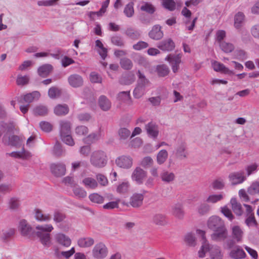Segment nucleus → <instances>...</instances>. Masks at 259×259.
<instances>
[{
  "mask_svg": "<svg viewBox=\"0 0 259 259\" xmlns=\"http://www.w3.org/2000/svg\"><path fill=\"white\" fill-rule=\"evenodd\" d=\"M208 228L214 232L211 235L212 240L215 241L225 240L228 237V230L224 221L219 217L212 215L207 222Z\"/></svg>",
  "mask_w": 259,
  "mask_h": 259,
  "instance_id": "obj_1",
  "label": "nucleus"
},
{
  "mask_svg": "<svg viewBox=\"0 0 259 259\" xmlns=\"http://www.w3.org/2000/svg\"><path fill=\"white\" fill-rule=\"evenodd\" d=\"M137 75L138 77L137 82L133 94L135 98L139 99L144 95L146 88L150 86L151 82L140 70L137 72Z\"/></svg>",
  "mask_w": 259,
  "mask_h": 259,
  "instance_id": "obj_2",
  "label": "nucleus"
},
{
  "mask_svg": "<svg viewBox=\"0 0 259 259\" xmlns=\"http://www.w3.org/2000/svg\"><path fill=\"white\" fill-rule=\"evenodd\" d=\"M53 229V227L51 224L38 225L36 227V229L37 230L36 235L41 244L45 247H49L51 245L50 233Z\"/></svg>",
  "mask_w": 259,
  "mask_h": 259,
  "instance_id": "obj_3",
  "label": "nucleus"
},
{
  "mask_svg": "<svg viewBox=\"0 0 259 259\" xmlns=\"http://www.w3.org/2000/svg\"><path fill=\"white\" fill-rule=\"evenodd\" d=\"M90 162L96 167H104L107 163V156L106 153L100 150L93 152L90 157Z\"/></svg>",
  "mask_w": 259,
  "mask_h": 259,
  "instance_id": "obj_4",
  "label": "nucleus"
},
{
  "mask_svg": "<svg viewBox=\"0 0 259 259\" xmlns=\"http://www.w3.org/2000/svg\"><path fill=\"white\" fill-rule=\"evenodd\" d=\"M147 177V172L140 167H137L132 175V179L137 184L141 185Z\"/></svg>",
  "mask_w": 259,
  "mask_h": 259,
  "instance_id": "obj_5",
  "label": "nucleus"
},
{
  "mask_svg": "<svg viewBox=\"0 0 259 259\" xmlns=\"http://www.w3.org/2000/svg\"><path fill=\"white\" fill-rule=\"evenodd\" d=\"M108 250L104 244L99 243L97 244L93 249V255L97 259H102L107 255Z\"/></svg>",
  "mask_w": 259,
  "mask_h": 259,
  "instance_id": "obj_6",
  "label": "nucleus"
},
{
  "mask_svg": "<svg viewBox=\"0 0 259 259\" xmlns=\"http://www.w3.org/2000/svg\"><path fill=\"white\" fill-rule=\"evenodd\" d=\"M19 230L22 236L27 238H31L34 234V231L31 226L28 224L25 220H21L19 222Z\"/></svg>",
  "mask_w": 259,
  "mask_h": 259,
  "instance_id": "obj_7",
  "label": "nucleus"
},
{
  "mask_svg": "<svg viewBox=\"0 0 259 259\" xmlns=\"http://www.w3.org/2000/svg\"><path fill=\"white\" fill-rule=\"evenodd\" d=\"M2 141L5 144L19 147L22 144L23 139L22 137L16 135H12L9 137V140L7 141V136H6V135H4Z\"/></svg>",
  "mask_w": 259,
  "mask_h": 259,
  "instance_id": "obj_8",
  "label": "nucleus"
},
{
  "mask_svg": "<svg viewBox=\"0 0 259 259\" xmlns=\"http://www.w3.org/2000/svg\"><path fill=\"white\" fill-rule=\"evenodd\" d=\"M165 60L168 61L171 66L173 72L176 73L177 72L179 64L181 62V55L180 54L177 55L170 54L167 56Z\"/></svg>",
  "mask_w": 259,
  "mask_h": 259,
  "instance_id": "obj_9",
  "label": "nucleus"
},
{
  "mask_svg": "<svg viewBox=\"0 0 259 259\" xmlns=\"http://www.w3.org/2000/svg\"><path fill=\"white\" fill-rule=\"evenodd\" d=\"M229 179L232 184L234 185L242 183L245 180L246 177L244 176V171L241 170L231 173L229 176Z\"/></svg>",
  "mask_w": 259,
  "mask_h": 259,
  "instance_id": "obj_10",
  "label": "nucleus"
},
{
  "mask_svg": "<svg viewBox=\"0 0 259 259\" xmlns=\"http://www.w3.org/2000/svg\"><path fill=\"white\" fill-rule=\"evenodd\" d=\"M68 81L70 86L75 88H79L83 84V78L77 74L70 75L68 78Z\"/></svg>",
  "mask_w": 259,
  "mask_h": 259,
  "instance_id": "obj_11",
  "label": "nucleus"
},
{
  "mask_svg": "<svg viewBox=\"0 0 259 259\" xmlns=\"http://www.w3.org/2000/svg\"><path fill=\"white\" fill-rule=\"evenodd\" d=\"M186 149L187 146L185 143L181 142L179 144L176 148V157L180 160H183L187 158L188 152Z\"/></svg>",
  "mask_w": 259,
  "mask_h": 259,
  "instance_id": "obj_12",
  "label": "nucleus"
},
{
  "mask_svg": "<svg viewBox=\"0 0 259 259\" xmlns=\"http://www.w3.org/2000/svg\"><path fill=\"white\" fill-rule=\"evenodd\" d=\"M197 232L201 235L202 239V245L201 249L198 251V254L200 257H203L205 253L209 250V245L206 239L205 232L200 230H197Z\"/></svg>",
  "mask_w": 259,
  "mask_h": 259,
  "instance_id": "obj_13",
  "label": "nucleus"
},
{
  "mask_svg": "<svg viewBox=\"0 0 259 259\" xmlns=\"http://www.w3.org/2000/svg\"><path fill=\"white\" fill-rule=\"evenodd\" d=\"M50 168L52 173L56 177L64 176L66 172L65 165L62 163L52 164Z\"/></svg>",
  "mask_w": 259,
  "mask_h": 259,
  "instance_id": "obj_14",
  "label": "nucleus"
},
{
  "mask_svg": "<svg viewBox=\"0 0 259 259\" xmlns=\"http://www.w3.org/2000/svg\"><path fill=\"white\" fill-rule=\"evenodd\" d=\"M0 131L3 133H6L5 135L8 134L14 133L15 130V125L13 121L5 122L2 121L0 122Z\"/></svg>",
  "mask_w": 259,
  "mask_h": 259,
  "instance_id": "obj_15",
  "label": "nucleus"
},
{
  "mask_svg": "<svg viewBox=\"0 0 259 259\" xmlns=\"http://www.w3.org/2000/svg\"><path fill=\"white\" fill-rule=\"evenodd\" d=\"M55 239L58 244L65 247H69L71 243L70 238L63 233L56 234Z\"/></svg>",
  "mask_w": 259,
  "mask_h": 259,
  "instance_id": "obj_16",
  "label": "nucleus"
},
{
  "mask_svg": "<svg viewBox=\"0 0 259 259\" xmlns=\"http://www.w3.org/2000/svg\"><path fill=\"white\" fill-rule=\"evenodd\" d=\"M172 214L178 219L182 220L185 215V211L184 206L182 203H177L175 204L172 207Z\"/></svg>",
  "mask_w": 259,
  "mask_h": 259,
  "instance_id": "obj_17",
  "label": "nucleus"
},
{
  "mask_svg": "<svg viewBox=\"0 0 259 259\" xmlns=\"http://www.w3.org/2000/svg\"><path fill=\"white\" fill-rule=\"evenodd\" d=\"M115 162L116 164L123 168H129L132 165V159L130 157L122 156L118 158Z\"/></svg>",
  "mask_w": 259,
  "mask_h": 259,
  "instance_id": "obj_18",
  "label": "nucleus"
},
{
  "mask_svg": "<svg viewBox=\"0 0 259 259\" xmlns=\"http://www.w3.org/2000/svg\"><path fill=\"white\" fill-rule=\"evenodd\" d=\"M229 255L233 259H242L245 258L246 253L239 246H236L231 250Z\"/></svg>",
  "mask_w": 259,
  "mask_h": 259,
  "instance_id": "obj_19",
  "label": "nucleus"
},
{
  "mask_svg": "<svg viewBox=\"0 0 259 259\" xmlns=\"http://www.w3.org/2000/svg\"><path fill=\"white\" fill-rule=\"evenodd\" d=\"M71 123L67 120H60L59 122L60 136L71 134Z\"/></svg>",
  "mask_w": 259,
  "mask_h": 259,
  "instance_id": "obj_20",
  "label": "nucleus"
},
{
  "mask_svg": "<svg viewBox=\"0 0 259 259\" xmlns=\"http://www.w3.org/2000/svg\"><path fill=\"white\" fill-rule=\"evenodd\" d=\"M212 66L215 71L223 72L225 74L231 75L234 74V72L226 67L223 64L217 61H213Z\"/></svg>",
  "mask_w": 259,
  "mask_h": 259,
  "instance_id": "obj_21",
  "label": "nucleus"
},
{
  "mask_svg": "<svg viewBox=\"0 0 259 259\" xmlns=\"http://www.w3.org/2000/svg\"><path fill=\"white\" fill-rule=\"evenodd\" d=\"M69 111V108L66 104H58L54 109V113L58 116H65L68 113Z\"/></svg>",
  "mask_w": 259,
  "mask_h": 259,
  "instance_id": "obj_22",
  "label": "nucleus"
},
{
  "mask_svg": "<svg viewBox=\"0 0 259 259\" xmlns=\"http://www.w3.org/2000/svg\"><path fill=\"white\" fill-rule=\"evenodd\" d=\"M143 199V194L135 193L131 197L130 203L134 207H139L142 205Z\"/></svg>",
  "mask_w": 259,
  "mask_h": 259,
  "instance_id": "obj_23",
  "label": "nucleus"
},
{
  "mask_svg": "<svg viewBox=\"0 0 259 259\" xmlns=\"http://www.w3.org/2000/svg\"><path fill=\"white\" fill-rule=\"evenodd\" d=\"M124 33L126 36L133 40L139 39L141 36V31L133 27L127 28Z\"/></svg>",
  "mask_w": 259,
  "mask_h": 259,
  "instance_id": "obj_24",
  "label": "nucleus"
},
{
  "mask_svg": "<svg viewBox=\"0 0 259 259\" xmlns=\"http://www.w3.org/2000/svg\"><path fill=\"white\" fill-rule=\"evenodd\" d=\"M21 206L20 199L17 197L10 198L8 201L9 209L12 211H18Z\"/></svg>",
  "mask_w": 259,
  "mask_h": 259,
  "instance_id": "obj_25",
  "label": "nucleus"
},
{
  "mask_svg": "<svg viewBox=\"0 0 259 259\" xmlns=\"http://www.w3.org/2000/svg\"><path fill=\"white\" fill-rule=\"evenodd\" d=\"M53 68V66L51 64H44L38 68L37 73L40 76L46 77L52 72Z\"/></svg>",
  "mask_w": 259,
  "mask_h": 259,
  "instance_id": "obj_26",
  "label": "nucleus"
},
{
  "mask_svg": "<svg viewBox=\"0 0 259 259\" xmlns=\"http://www.w3.org/2000/svg\"><path fill=\"white\" fill-rule=\"evenodd\" d=\"M99 105L100 107L103 111H108L111 106L110 100L104 95L101 96L99 99Z\"/></svg>",
  "mask_w": 259,
  "mask_h": 259,
  "instance_id": "obj_27",
  "label": "nucleus"
},
{
  "mask_svg": "<svg viewBox=\"0 0 259 259\" xmlns=\"http://www.w3.org/2000/svg\"><path fill=\"white\" fill-rule=\"evenodd\" d=\"M161 28V26L159 25H154L149 33L150 37L153 39H160L162 37Z\"/></svg>",
  "mask_w": 259,
  "mask_h": 259,
  "instance_id": "obj_28",
  "label": "nucleus"
},
{
  "mask_svg": "<svg viewBox=\"0 0 259 259\" xmlns=\"http://www.w3.org/2000/svg\"><path fill=\"white\" fill-rule=\"evenodd\" d=\"M74 253L75 249L74 247H72L70 250L66 251H60L59 248H56L55 249L54 254L55 256L58 258H60L62 256L66 258H68L72 256Z\"/></svg>",
  "mask_w": 259,
  "mask_h": 259,
  "instance_id": "obj_29",
  "label": "nucleus"
},
{
  "mask_svg": "<svg viewBox=\"0 0 259 259\" xmlns=\"http://www.w3.org/2000/svg\"><path fill=\"white\" fill-rule=\"evenodd\" d=\"M232 238L236 240L237 242H241L243 236V231L238 226H234L232 228Z\"/></svg>",
  "mask_w": 259,
  "mask_h": 259,
  "instance_id": "obj_30",
  "label": "nucleus"
},
{
  "mask_svg": "<svg viewBox=\"0 0 259 259\" xmlns=\"http://www.w3.org/2000/svg\"><path fill=\"white\" fill-rule=\"evenodd\" d=\"M146 130L148 134L153 138L157 136L158 134L157 126L153 122H151L146 125Z\"/></svg>",
  "mask_w": 259,
  "mask_h": 259,
  "instance_id": "obj_31",
  "label": "nucleus"
},
{
  "mask_svg": "<svg viewBox=\"0 0 259 259\" xmlns=\"http://www.w3.org/2000/svg\"><path fill=\"white\" fill-rule=\"evenodd\" d=\"M33 112L35 116H43L48 114L49 109L45 105H39L34 108Z\"/></svg>",
  "mask_w": 259,
  "mask_h": 259,
  "instance_id": "obj_32",
  "label": "nucleus"
},
{
  "mask_svg": "<svg viewBox=\"0 0 259 259\" xmlns=\"http://www.w3.org/2000/svg\"><path fill=\"white\" fill-rule=\"evenodd\" d=\"M8 154L12 157L21 158L23 159H27L31 157L30 153L28 151H25L24 148L22 149L21 151L12 152Z\"/></svg>",
  "mask_w": 259,
  "mask_h": 259,
  "instance_id": "obj_33",
  "label": "nucleus"
},
{
  "mask_svg": "<svg viewBox=\"0 0 259 259\" xmlns=\"http://www.w3.org/2000/svg\"><path fill=\"white\" fill-rule=\"evenodd\" d=\"M35 211V218L36 220L40 222H49L51 220V215L50 214H44L39 209H36Z\"/></svg>",
  "mask_w": 259,
  "mask_h": 259,
  "instance_id": "obj_34",
  "label": "nucleus"
},
{
  "mask_svg": "<svg viewBox=\"0 0 259 259\" xmlns=\"http://www.w3.org/2000/svg\"><path fill=\"white\" fill-rule=\"evenodd\" d=\"M61 94V90L57 87H52L49 89L48 96L51 99H54L59 98Z\"/></svg>",
  "mask_w": 259,
  "mask_h": 259,
  "instance_id": "obj_35",
  "label": "nucleus"
},
{
  "mask_svg": "<svg viewBox=\"0 0 259 259\" xmlns=\"http://www.w3.org/2000/svg\"><path fill=\"white\" fill-rule=\"evenodd\" d=\"M100 136L101 135L99 133L97 134L93 133L84 138L83 139V142L87 144L90 145L99 140L100 138Z\"/></svg>",
  "mask_w": 259,
  "mask_h": 259,
  "instance_id": "obj_36",
  "label": "nucleus"
},
{
  "mask_svg": "<svg viewBox=\"0 0 259 259\" xmlns=\"http://www.w3.org/2000/svg\"><path fill=\"white\" fill-rule=\"evenodd\" d=\"M74 195L79 199L84 198L87 196V192L81 187L76 185L72 187Z\"/></svg>",
  "mask_w": 259,
  "mask_h": 259,
  "instance_id": "obj_37",
  "label": "nucleus"
},
{
  "mask_svg": "<svg viewBox=\"0 0 259 259\" xmlns=\"http://www.w3.org/2000/svg\"><path fill=\"white\" fill-rule=\"evenodd\" d=\"M232 205V208L234 212L238 215H241L242 213V209L241 205L238 203L236 198H232L230 201Z\"/></svg>",
  "mask_w": 259,
  "mask_h": 259,
  "instance_id": "obj_38",
  "label": "nucleus"
},
{
  "mask_svg": "<svg viewBox=\"0 0 259 259\" xmlns=\"http://www.w3.org/2000/svg\"><path fill=\"white\" fill-rule=\"evenodd\" d=\"M82 183L86 187L92 189H96L98 185V183L97 181L94 178L91 177H87L84 178L82 180Z\"/></svg>",
  "mask_w": 259,
  "mask_h": 259,
  "instance_id": "obj_39",
  "label": "nucleus"
},
{
  "mask_svg": "<svg viewBox=\"0 0 259 259\" xmlns=\"http://www.w3.org/2000/svg\"><path fill=\"white\" fill-rule=\"evenodd\" d=\"M134 61L145 68H148L150 66V63L147 59L140 55H138L135 57Z\"/></svg>",
  "mask_w": 259,
  "mask_h": 259,
  "instance_id": "obj_40",
  "label": "nucleus"
},
{
  "mask_svg": "<svg viewBox=\"0 0 259 259\" xmlns=\"http://www.w3.org/2000/svg\"><path fill=\"white\" fill-rule=\"evenodd\" d=\"M78 245L81 247H89L94 243V240L92 238H81L78 240Z\"/></svg>",
  "mask_w": 259,
  "mask_h": 259,
  "instance_id": "obj_41",
  "label": "nucleus"
},
{
  "mask_svg": "<svg viewBox=\"0 0 259 259\" xmlns=\"http://www.w3.org/2000/svg\"><path fill=\"white\" fill-rule=\"evenodd\" d=\"M40 94L38 91H34L31 93L25 95L24 97V100L25 102L29 103H31L35 99H38Z\"/></svg>",
  "mask_w": 259,
  "mask_h": 259,
  "instance_id": "obj_42",
  "label": "nucleus"
},
{
  "mask_svg": "<svg viewBox=\"0 0 259 259\" xmlns=\"http://www.w3.org/2000/svg\"><path fill=\"white\" fill-rule=\"evenodd\" d=\"M184 241L189 246L194 247L196 244L195 235L192 233H188L185 236Z\"/></svg>",
  "mask_w": 259,
  "mask_h": 259,
  "instance_id": "obj_43",
  "label": "nucleus"
},
{
  "mask_svg": "<svg viewBox=\"0 0 259 259\" xmlns=\"http://www.w3.org/2000/svg\"><path fill=\"white\" fill-rule=\"evenodd\" d=\"M120 64L121 67L125 70H130L133 66L132 61L130 59L126 57L120 59Z\"/></svg>",
  "mask_w": 259,
  "mask_h": 259,
  "instance_id": "obj_44",
  "label": "nucleus"
},
{
  "mask_svg": "<svg viewBox=\"0 0 259 259\" xmlns=\"http://www.w3.org/2000/svg\"><path fill=\"white\" fill-rule=\"evenodd\" d=\"M211 259H223V254L218 246L213 247L210 251Z\"/></svg>",
  "mask_w": 259,
  "mask_h": 259,
  "instance_id": "obj_45",
  "label": "nucleus"
},
{
  "mask_svg": "<svg viewBox=\"0 0 259 259\" xmlns=\"http://www.w3.org/2000/svg\"><path fill=\"white\" fill-rule=\"evenodd\" d=\"M244 19V15L242 12L237 13L234 17V26L236 28H239Z\"/></svg>",
  "mask_w": 259,
  "mask_h": 259,
  "instance_id": "obj_46",
  "label": "nucleus"
},
{
  "mask_svg": "<svg viewBox=\"0 0 259 259\" xmlns=\"http://www.w3.org/2000/svg\"><path fill=\"white\" fill-rule=\"evenodd\" d=\"M221 50L226 53H229L232 52L235 49L233 44L224 41L220 45Z\"/></svg>",
  "mask_w": 259,
  "mask_h": 259,
  "instance_id": "obj_47",
  "label": "nucleus"
},
{
  "mask_svg": "<svg viewBox=\"0 0 259 259\" xmlns=\"http://www.w3.org/2000/svg\"><path fill=\"white\" fill-rule=\"evenodd\" d=\"M15 234V229L10 228L7 230H3L1 235V239L3 241H7Z\"/></svg>",
  "mask_w": 259,
  "mask_h": 259,
  "instance_id": "obj_48",
  "label": "nucleus"
},
{
  "mask_svg": "<svg viewBox=\"0 0 259 259\" xmlns=\"http://www.w3.org/2000/svg\"><path fill=\"white\" fill-rule=\"evenodd\" d=\"M117 99L118 100L122 102H127L131 99L130 92L123 91L120 92L117 94Z\"/></svg>",
  "mask_w": 259,
  "mask_h": 259,
  "instance_id": "obj_49",
  "label": "nucleus"
},
{
  "mask_svg": "<svg viewBox=\"0 0 259 259\" xmlns=\"http://www.w3.org/2000/svg\"><path fill=\"white\" fill-rule=\"evenodd\" d=\"M224 197L222 193L219 194H212L209 195L206 199V202L208 203H215L222 200Z\"/></svg>",
  "mask_w": 259,
  "mask_h": 259,
  "instance_id": "obj_50",
  "label": "nucleus"
},
{
  "mask_svg": "<svg viewBox=\"0 0 259 259\" xmlns=\"http://www.w3.org/2000/svg\"><path fill=\"white\" fill-rule=\"evenodd\" d=\"M210 210V205L205 203L200 204L197 207V211L198 213L201 215L207 214L209 212Z\"/></svg>",
  "mask_w": 259,
  "mask_h": 259,
  "instance_id": "obj_51",
  "label": "nucleus"
},
{
  "mask_svg": "<svg viewBox=\"0 0 259 259\" xmlns=\"http://www.w3.org/2000/svg\"><path fill=\"white\" fill-rule=\"evenodd\" d=\"M140 9L141 11L146 12L150 14H153L155 11L154 6L147 2H143Z\"/></svg>",
  "mask_w": 259,
  "mask_h": 259,
  "instance_id": "obj_52",
  "label": "nucleus"
},
{
  "mask_svg": "<svg viewBox=\"0 0 259 259\" xmlns=\"http://www.w3.org/2000/svg\"><path fill=\"white\" fill-rule=\"evenodd\" d=\"M175 47V42L171 38H168L163 42V51H171Z\"/></svg>",
  "mask_w": 259,
  "mask_h": 259,
  "instance_id": "obj_53",
  "label": "nucleus"
},
{
  "mask_svg": "<svg viewBox=\"0 0 259 259\" xmlns=\"http://www.w3.org/2000/svg\"><path fill=\"white\" fill-rule=\"evenodd\" d=\"M89 132L88 127L84 125H78L75 128V134L79 137L85 136Z\"/></svg>",
  "mask_w": 259,
  "mask_h": 259,
  "instance_id": "obj_54",
  "label": "nucleus"
},
{
  "mask_svg": "<svg viewBox=\"0 0 259 259\" xmlns=\"http://www.w3.org/2000/svg\"><path fill=\"white\" fill-rule=\"evenodd\" d=\"M53 153L56 156H60L64 153V150L62 149L61 144L58 141L54 146Z\"/></svg>",
  "mask_w": 259,
  "mask_h": 259,
  "instance_id": "obj_55",
  "label": "nucleus"
},
{
  "mask_svg": "<svg viewBox=\"0 0 259 259\" xmlns=\"http://www.w3.org/2000/svg\"><path fill=\"white\" fill-rule=\"evenodd\" d=\"M247 192L251 195L259 194V182L255 181L248 188Z\"/></svg>",
  "mask_w": 259,
  "mask_h": 259,
  "instance_id": "obj_56",
  "label": "nucleus"
},
{
  "mask_svg": "<svg viewBox=\"0 0 259 259\" xmlns=\"http://www.w3.org/2000/svg\"><path fill=\"white\" fill-rule=\"evenodd\" d=\"M111 41L114 45L122 47L124 46V42L122 37L119 35H114L111 38Z\"/></svg>",
  "mask_w": 259,
  "mask_h": 259,
  "instance_id": "obj_57",
  "label": "nucleus"
},
{
  "mask_svg": "<svg viewBox=\"0 0 259 259\" xmlns=\"http://www.w3.org/2000/svg\"><path fill=\"white\" fill-rule=\"evenodd\" d=\"M90 200L94 203H102L104 201V198L103 196L100 195L98 193H93L89 195Z\"/></svg>",
  "mask_w": 259,
  "mask_h": 259,
  "instance_id": "obj_58",
  "label": "nucleus"
},
{
  "mask_svg": "<svg viewBox=\"0 0 259 259\" xmlns=\"http://www.w3.org/2000/svg\"><path fill=\"white\" fill-rule=\"evenodd\" d=\"M153 163V160L150 156L145 157L140 162V165L145 168L151 167Z\"/></svg>",
  "mask_w": 259,
  "mask_h": 259,
  "instance_id": "obj_59",
  "label": "nucleus"
},
{
  "mask_svg": "<svg viewBox=\"0 0 259 259\" xmlns=\"http://www.w3.org/2000/svg\"><path fill=\"white\" fill-rule=\"evenodd\" d=\"M29 81V77L27 75H18L16 79V83L18 85H25L28 83Z\"/></svg>",
  "mask_w": 259,
  "mask_h": 259,
  "instance_id": "obj_60",
  "label": "nucleus"
},
{
  "mask_svg": "<svg viewBox=\"0 0 259 259\" xmlns=\"http://www.w3.org/2000/svg\"><path fill=\"white\" fill-rule=\"evenodd\" d=\"M53 217L54 221L57 223L62 222L66 218L65 214L59 210L55 211Z\"/></svg>",
  "mask_w": 259,
  "mask_h": 259,
  "instance_id": "obj_61",
  "label": "nucleus"
},
{
  "mask_svg": "<svg viewBox=\"0 0 259 259\" xmlns=\"http://www.w3.org/2000/svg\"><path fill=\"white\" fill-rule=\"evenodd\" d=\"M118 135L121 140H125L131 135V132L125 127H120L118 130Z\"/></svg>",
  "mask_w": 259,
  "mask_h": 259,
  "instance_id": "obj_62",
  "label": "nucleus"
},
{
  "mask_svg": "<svg viewBox=\"0 0 259 259\" xmlns=\"http://www.w3.org/2000/svg\"><path fill=\"white\" fill-rule=\"evenodd\" d=\"M163 6L168 10L172 11L176 9V3L174 0H163Z\"/></svg>",
  "mask_w": 259,
  "mask_h": 259,
  "instance_id": "obj_63",
  "label": "nucleus"
},
{
  "mask_svg": "<svg viewBox=\"0 0 259 259\" xmlns=\"http://www.w3.org/2000/svg\"><path fill=\"white\" fill-rule=\"evenodd\" d=\"M133 3H130L125 6L124 9V13L127 17H131L134 13Z\"/></svg>",
  "mask_w": 259,
  "mask_h": 259,
  "instance_id": "obj_64",
  "label": "nucleus"
}]
</instances>
